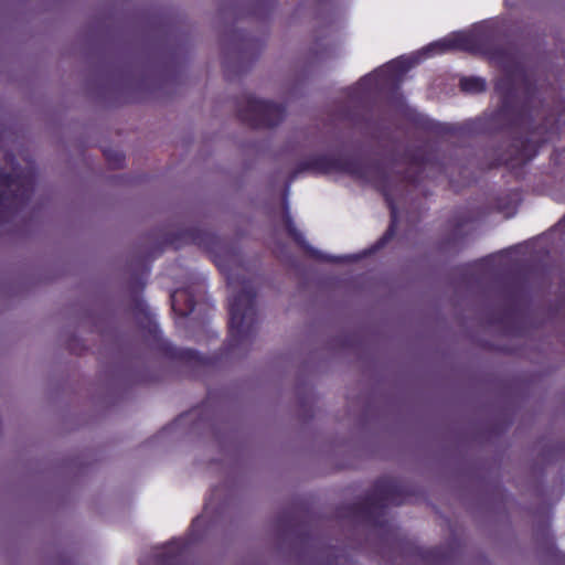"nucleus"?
<instances>
[{
  "mask_svg": "<svg viewBox=\"0 0 565 565\" xmlns=\"http://www.w3.org/2000/svg\"><path fill=\"white\" fill-rule=\"evenodd\" d=\"M244 121L255 127H273L279 124L285 116V108L266 100L248 96L244 106L239 108Z\"/></svg>",
  "mask_w": 565,
  "mask_h": 565,
  "instance_id": "7ed1b4c3",
  "label": "nucleus"
},
{
  "mask_svg": "<svg viewBox=\"0 0 565 565\" xmlns=\"http://www.w3.org/2000/svg\"><path fill=\"white\" fill-rule=\"evenodd\" d=\"M386 200H387V203H388V206H390V210H391L392 224H391L390 228L387 230V232L385 233V235L382 238L383 243L386 242L388 238H391V236L393 235V233H394V225H395L396 218H397V212H396L395 205L393 204L392 201L388 200V198Z\"/></svg>",
  "mask_w": 565,
  "mask_h": 565,
  "instance_id": "1a4fd4ad",
  "label": "nucleus"
},
{
  "mask_svg": "<svg viewBox=\"0 0 565 565\" xmlns=\"http://www.w3.org/2000/svg\"><path fill=\"white\" fill-rule=\"evenodd\" d=\"M498 34L490 24H480L468 32H454L447 36L428 44L414 57H398L375 70L373 73L362 77L359 86L365 90L383 88L395 83L424 56H434L450 51H465L487 55L492 62L497 63L504 72V78L495 84V89L505 95V82L514 81V77L521 73L520 62L516 53L510 47H499L497 45Z\"/></svg>",
  "mask_w": 565,
  "mask_h": 565,
  "instance_id": "f257e3e1",
  "label": "nucleus"
},
{
  "mask_svg": "<svg viewBox=\"0 0 565 565\" xmlns=\"http://www.w3.org/2000/svg\"><path fill=\"white\" fill-rule=\"evenodd\" d=\"M513 160H514V159H512V158H509V159H508V158L500 159V160H499V162H498V164H500V163L509 164V163H510V166H511V167H514V163H513V162H510V161H513Z\"/></svg>",
  "mask_w": 565,
  "mask_h": 565,
  "instance_id": "9b49d317",
  "label": "nucleus"
},
{
  "mask_svg": "<svg viewBox=\"0 0 565 565\" xmlns=\"http://www.w3.org/2000/svg\"><path fill=\"white\" fill-rule=\"evenodd\" d=\"M460 88L467 93H480L486 89V81L481 77H462L460 79Z\"/></svg>",
  "mask_w": 565,
  "mask_h": 565,
  "instance_id": "0eeeda50",
  "label": "nucleus"
},
{
  "mask_svg": "<svg viewBox=\"0 0 565 565\" xmlns=\"http://www.w3.org/2000/svg\"><path fill=\"white\" fill-rule=\"evenodd\" d=\"M231 296L228 299V344L239 348L249 343L256 331L255 287L250 280L227 277Z\"/></svg>",
  "mask_w": 565,
  "mask_h": 565,
  "instance_id": "f03ea898",
  "label": "nucleus"
},
{
  "mask_svg": "<svg viewBox=\"0 0 565 565\" xmlns=\"http://www.w3.org/2000/svg\"><path fill=\"white\" fill-rule=\"evenodd\" d=\"M338 259H339L338 257H330V258H328V260H330V262H337Z\"/></svg>",
  "mask_w": 565,
  "mask_h": 565,
  "instance_id": "ddd939ff",
  "label": "nucleus"
},
{
  "mask_svg": "<svg viewBox=\"0 0 565 565\" xmlns=\"http://www.w3.org/2000/svg\"><path fill=\"white\" fill-rule=\"evenodd\" d=\"M30 191L9 174L0 178V223L8 221L23 205Z\"/></svg>",
  "mask_w": 565,
  "mask_h": 565,
  "instance_id": "20e7f679",
  "label": "nucleus"
},
{
  "mask_svg": "<svg viewBox=\"0 0 565 565\" xmlns=\"http://www.w3.org/2000/svg\"><path fill=\"white\" fill-rule=\"evenodd\" d=\"M285 223H286V227H287V231H288L289 235H290V236H291V237H292V238H294L298 244H301V245H302V244L305 243V237H303L302 233H301V232H299V231L296 228V226H295V224H294V222H292V220H291L290 215L288 214V212L286 213V216H285Z\"/></svg>",
  "mask_w": 565,
  "mask_h": 565,
  "instance_id": "6e6552de",
  "label": "nucleus"
},
{
  "mask_svg": "<svg viewBox=\"0 0 565 565\" xmlns=\"http://www.w3.org/2000/svg\"><path fill=\"white\" fill-rule=\"evenodd\" d=\"M533 154L529 153L527 150L524 148L522 150H519L515 157L516 163H523L529 160H531Z\"/></svg>",
  "mask_w": 565,
  "mask_h": 565,
  "instance_id": "9d476101",
  "label": "nucleus"
},
{
  "mask_svg": "<svg viewBox=\"0 0 565 565\" xmlns=\"http://www.w3.org/2000/svg\"><path fill=\"white\" fill-rule=\"evenodd\" d=\"M513 160H514V159H512V158H509V159H508V158L500 159V160H499V162H498V164H500V163L509 164V163H510V166H511V167H514V163H513V162H510V161H513Z\"/></svg>",
  "mask_w": 565,
  "mask_h": 565,
  "instance_id": "f8f14e48",
  "label": "nucleus"
},
{
  "mask_svg": "<svg viewBox=\"0 0 565 565\" xmlns=\"http://www.w3.org/2000/svg\"><path fill=\"white\" fill-rule=\"evenodd\" d=\"M302 170H312L320 173L345 172L353 175L362 177L358 162L347 157H329L323 156L306 162Z\"/></svg>",
  "mask_w": 565,
  "mask_h": 565,
  "instance_id": "39448f33",
  "label": "nucleus"
},
{
  "mask_svg": "<svg viewBox=\"0 0 565 565\" xmlns=\"http://www.w3.org/2000/svg\"><path fill=\"white\" fill-rule=\"evenodd\" d=\"M173 311L180 316H188L194 310V302L189 298L185 290H175L170 295Z\"/></svg>",
  "mask_w": 565,
  "mask_h": 565,
  "instance_id": "423d86ee",
  "label": "nucleus"
}]
</instances>
